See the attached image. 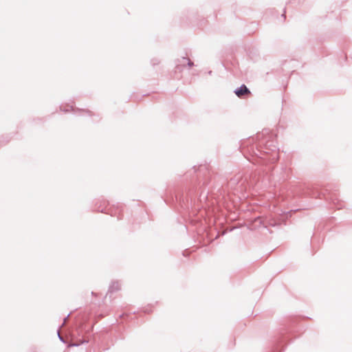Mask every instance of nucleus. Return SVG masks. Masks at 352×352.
<instances>
[{"instance_id":"1","label":"nucleus","mask_w":352,"mask_h":352,"mask_svg":"<svg viewBox=\"0 0 352 352\" xmlns=\"http://www.w3.org/2000/svg\"><path fill=\"white\" fill-rule=\"evenodd\" d=\"M234 93L238 97L241 98L245 94H250V91L245 85H243L239 89H236Z\"/></svg>"},{"instance_id":"2","label":"nucleus","mask_w":352,"mask_h":352,"mask_svg":"<svg viewBox=\"0 0 352 352\" xmlns=\"http://www.w3.org/2000/svg\"><path fill=\"white\" fill-rule=\"evenodd\" d=\"M182 64L184 66L186 64H188L190 67H191L193 63L188 58H183L182 60Z\"/></svg>"}]
</instances>
